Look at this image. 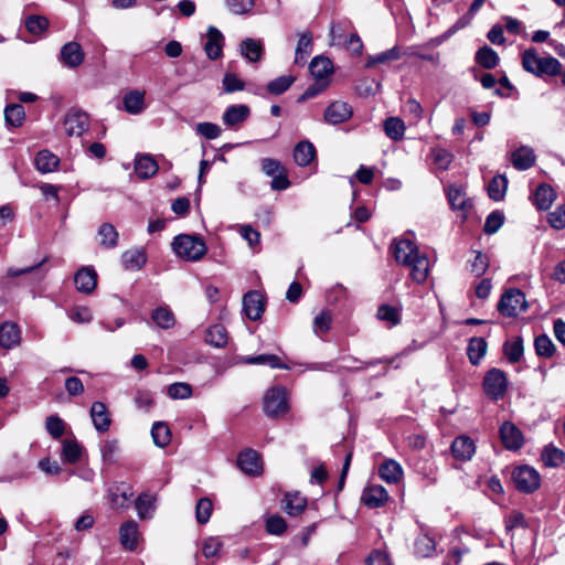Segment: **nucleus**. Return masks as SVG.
Segmentation results:
<instances>
[{"label": "nucleus", "instance_id": "b1692460", "mask_svg": "<svg viewBox=\"0 0 565 565\" xmlns=\"http://www.w3.org/2000/svg\"><path fill=\"white\" fill-rule=\"evenodd\" d=\"M120 543L127 550H135L138 545L139 531L136 521L125 522L119 530Z\"/></svg>", "mask_w": 565, "mask_h": 565}, {"label": "nucleus", "instance_id": "c756f323", "mask_svg": "<svg viewBox=\"0 0 565 565\" xmlns=\"http://www.w3.org/2000/svg\"><path fill=\"white\" fill-rule=\"evenodd\" d=\"M121 260L126 269L139 270L147 262L146 253L142 248H134L122 253Z\"/></svg>", "mask_w": 565, "mask_h": 565}, {"label": "nucleus", "instance_id": "052dcab7", "mask_svg": "<svg viewBox=\"0 0 565 565\" xmlns=\"http://www.w3.org/2000/svg\"><path fill=\"white\" fill-rule=\"evenodd\" d=\"M45 427L54 439L61 438L65 431V423L56 415H51L46 418Z\"/></svg>", "mask_w": 565, "mask_h": 565}, {"label": "nucleus", "instance_id": "6e6d98bb", "mask_svg": "<svg viewBox=\"0 0 565 565\" xmlns=\"http://www.w3.org/2000/svg\"><path fill=\"white\" fill-rule=\"evenodd\" d=\"M376 317L381 321L388 322L391 326H396L401 321L399 310L390 305H381L377 309Z\"/></svg>", "mask_w": 565, "mask_h": 565}, {"label": "nucleus", "instance_id": "1a4fd4ad", "mask_svg": "<svg viewBox=\"0 0 565 565\" xmlns=\"http://www.w3.org/2000/svg\"><path fill=\"white\" fill-rule=\"evenodd\" d=\"M89 125L86 113L71 109L64 118V128L68 136H82Z\"/></svg>", "mask_w": 565, "mask_h": 565}, {"label": "nucleus", "instance_id": "9d476101", "mask_svg": "<svg viewBox=\"0 0 565 565\" xmlns=\"http://www.w3.org/2000/svg\"><path fill=\"white\" fill-rule=\"evenodd\" d=\"M243 310L248 319L254 321L260 319L265 311L263 295L256 290L245 294L243 297Z\"/></svg>", "mask_w": 565, "mask_h": 565}, {"label": "nucleus", "instance_id": "13d9d810", "mask_svg": "<svg viewBox=\"0 0 565 565\" xmlns=\"http://www.w3.org/2000/svg\"><path fill=\"white\" fill-rule=\"evenodd\" d=\"M212 511V501L209 498H201L195 507L196 521L200 524H205L210 520Z\"/></svg>", "mask_w": 565, "mask_h": 565}, {"label": "nucleus", "instance_id": "864d4df0", "mask_svg": "<svg viewBox=\"0 0 565 565\" xmlns=\"http://www.w3.org/2000/svg\"><path fill=\"white\" fill-rule=\"evenodd\" d=\"M535 352L539 356L551 358L555 353V345L546 334H540L534 339Z\"/></svg>", "mask_w": 565, "mask_h": 565}, {"label": "nucleus", "instance_id": "7ed1b4c3", "mask_svg": "<svg viewBox=\"0 0 565 565\" xmlns=\"http://www.w3.org/2000/svg\"><path fill=\"white\" fill-rule=\"evenodd\" d=\"M171 246L175 255L186 262H198L207 252L205 242L201 237L189 234L175 236Z\"/></svg>", "mask_w": 565, "mask_h": 565}, {"label": "nucleus", "instance_id": "20e7f679", "mask_svg": "<svg viewBox=\"0 0 565 565\" xmlns=\"http://www.w3.org/2000/svg\"><path fill=\"white\" fill-rule=\"evenodd\" d=\"M526 309L525 294L516 288L505 291L498 303V311L504 317H516Z\"/></svg>", "mask_w": 565, "mask_h": 565}, {"label": "nucleus", "instance_id": "39448f33", "mask_svg": "<svg viewBox=\"0 0 565 565\" xmlns=\"http://www.w3.org/2000/svg\"><path fill=\"white\" fill-rule=\"evenodd\" d=\"M482 386L489 398L493 401L502 398L508 388V379L505 373L497 367L489 370L483 377Z\"/></svg>", "mask_w": 565, "mask_h": 565}, {"label": "nucleus", "instance_id": "0eeeda50", "mask_svg": "<svg viewBox=\"0 0 565 565\" xmlns=\"http://www.w3.org/2000/svg\"><path fill=\"white\" fill-rule=\"evenodd\" d=\"M264 411L270 417L284 415L288 411L285 388L274 387L267 391L264 397Z\"/></svg>", "mask_w": 565, "mask_h": 565}, {"label": "nucleus", "instance_id": "4c0bfd02", "mask_svg": "<svg viewBox=\"0 0 565 565\" xmlns=\"http://www.w3.org/2000/svg\"><path fill=\"white\" fill-rule=\"evenodd\" d=\"M140 519H149L156 509V497L149 493H141L135 503Z\"/></svg>", "mask_w": 565, "mask_h": 565}, {"label": "nucleus", "instance_id": "a18cd8bd", "mask_svg": "<svg viewBox=\"0 0 565 565\" xmlns=\"http://www.w3.org/2000/svg\"><path fill=\"white\" fill-rule=\"evenodd\" d=\"M4 119L7 125L12 127H20L24 122L25 111L24 107L20 104L8 105L4 109Z\"/></svg>", "mask_w": 565, "mask_h": 565}, {"label": "nucleus", "instance_id": "5fc2aeb1", "mask_svg": "<svg viewBox=\"0 0 565 565\" xmlns=\"http://www.w3.org/2000/svg\"><path fill=\"white\" fill-rule=\"evenodd\" d=\"M415 553L420 557H428L435 551V541L428 534H420L415 541Z\"/></svg>", "mask_w": 565, "mask_h": 565}, {"label": "nucleus", "instance_id": "412c9836", "mask_svg": "<svg viewBox=\"0 0 565 565\" xmlns=\"http://www.w3.org/2000/svg\"><path fill=\"white\" fill-rule=\"evenodd\" d=\"M388 500L386 489L379 484H373L364 489L362 501L369 508L382 507Z\"/></svg>", "mask_w": 565, "mask_h": 565}, {"label": "nucleus", "instance_id": "79ce46f5", "mask_svg": "<svg viewBox=\"0 0 565 565\" xmlns=\"http://www.w3.org/2000/svg\"><path fill=\"white\" fill-rule=\"evenodd\" d=\"M99 244L104 248H114L118 244V232L110 223H104L98 230Z\"/></svg>", "mask_w": 565, "mask_h": 565}, {"label": "nucleus", "instance_id": "2f4dec72", "mask_svg": "<svg viewBox=\"0 0 565 565\" xmlns=\"http://www.w3.org/2000/svg\"><path fill=\"white\" fill-rule=\"evenodd\" d=\"M309 70L315 78L324 81L332 73V62L328 57L316 56L311 61Z\"/></svg>", "mask_w": 565, "mask_h": 565}, {"label": "nucleus", "instance_id": "72a5a7b5", "mask_svg": "<svg viewBox=\"0 0 565 565\" xmlns=\"http://www.w3.org/2000/svg\"><path fill=\"white\" fill-rule=\"evenodd\" d=\"M227 341V331L222 324H213L205 332V342L212 347L224 348Z\"/></svg>", "mask_w": 565, "mask_h": 565}, {"label": "nucleus", "instance_id": "a878e982", "mask_svg": "<svg viewBox=\"0 0 565 565\" xmlns=\"http://www.w3.org/2000/svg\"><path fill=\"white\" fill-rule=\"evenodd\" d=\"M512 164L518 170H527L535 162V154L532 148L522 146L511 156Z\"/></svg>", "mask_w": 565, "mask_h": 565}, {"label": "nucleus", "instance_id": "09e8293b", "mask_svg": "<svg viewBox=\"0 0 565 565\" xmlns=\"http://www.w3.org/2000/svg\"><path fill=\"white\" fill-rule=\"evenodd\" d=\"M503 353L509 362H519L523 355L522 338L518 337L513 341H505L503 344Z\"/></svg>", "mask_w": 565, "mask_h": 565}, {"label": "nucleus", "instance_id": "e433bc0d", "mask_svg": "<svg viewBox=\"0 0 565 565\" xmlns=\"http://www.w3.org/2000/svg\"><path fill=\"white\" fill-rule=\"evenodd\" d=\"M487 342L483 338L470 339L467 348V354L472 365L479 364L487 352Z\"/></svg>", "mask_w": 565, "mask_h": 565}, {"label": "nucleus", "instance_id": "774afa93", "mask_svg": "<svg viewBox=\"0 0 565 565\" xmlns=\"http://www.w3.org/2000/svg\"><path fill=\"white\" fill-rule=\"evenodd\" d=\"M168 394L171 398H189L192 395V388L190 384L177 382L168 387Z\"/></svg>", "mask_w": 565, "mask_h": 565}, {"label": "nucleus", "instance_id": "aec40b11", "mask_svg": "<svg viewBox=\"0 0 565 565\" xmlns=\"http://www.w3.org/2000/svg\"><path fill=\"white\" fill-rule=\"evenodd\" d=\"M307 507V499L300 492H288L282 500V510L290 516L300 515Z\"/></svg>", "mask_w": 565, "mask_h": 565}, {"label": "nucleus", "instance_id": "58836bf2", "mask_svg": "<svg viewBox=\"0 0 565 565\" xmlns=\"http://www.w3.org/2000/svg\"><path fill=\"white\" fill-rule=\"evenodd\" d=\"M84 448L81 444L73 439H65L63 441L62 458L67 463H75L79 461Z\"/></svg>", "mask_w": 565, "mask_h": 565}, {"label": "nucleus", "instance_id": "680f3d73", "mask_svg": "<svg viewBox=\"0 0 565 565\" xmlns=\"http://www.w3.org/2000/svg\"><path fill=\"white\" fill-rule=\"evenodd\" d=\"M26 30L32 34H40L49 26V20L42 15H30L25 20Z\"/></svg>", "mask_w": 565, "mask_h": 565}, {"label": "nucleus", "instance_id": "bb28decb", "mask_svg": "<svg viewBox=\"0 0 565 565\" xmlns=\"http://www.w3.org/2000/svg\"><path fill=\"white\" fill-rule=\"evenodd\" d=\"M157 161L149 154H141L136 158L135 172L140 179H149L158 171Z\"/></svg>", "mask_w": 565, "mask_h": 565}, {"label": "nucleus", "instance_id": "ddd939ff", "mask_svg": "<svg viewBox=\"0 0 565 565\" xmlns=\"http://www.w3.org/2000/svg\"><path fill=\"white\" fill-rule=\"evenodd\" d=\"M237 466L249 476H258L263 470L259 455L253 449L244 450L238 455Z\"/></svg>", "mask_w": 565, "mask_h": 565}, {"label": "nucleus", "instance_id": "49530a36", "mask_svg": "<svg viewBox=\"0 0 565 565\" xmlns=\"http://www.w3.org/2000/svg\"><path fill=\"white\" fill-rule=\"evenodd\" d=\"M476 62L487 70H492L498 65L499 56L494 50L486 45L477 51Z\"/></svg>", "mask_w": 565, "mask_h": 565}, {"label": "nucleus", "instance_id": "603ef678", "mask_svg": "<svg viewBox=\"0 0 565 565\" xmlns=\"http://www.w3.org/2000/svg\"><path fill=\"white\" fill-rule=\"evenodd\" d=\"M508 180L504 175L494 177L488 185V194L493 201H501L507 191Z\"/></svg>", "mask_w": 565, "mask_h": 565}, {"label": "nucleus", "instance_id": "bf43d9fd", "mask_svg": "<svg viewBox=\"0 0 565 565\" xmlns=\"http://www.w3.org/2000/svg\"><path fill=\"white\" fill-rule=\"evenodd\" d=\"M503 213L500 211H493L486 218L483 232L488 235H492L500 230V227L503 225Z\"/></svg>", "mask_w": 565, "mask_h": 565}, {"label": "nucleus", "instance_id": "423d86ee", "mask_svg": "<svg viewBox=\"0 0 565 565\" xmlns=\"http://www.w3.org/2000/svg\"><path fill=\"white\" fill-rule=\"evenodd\" d=\"M512 479L515 488L524 493L534 492L541 483L540 473L530 466L516 467L513 470Z\"/></svg>", "mask_w": 565, "mask_h": 565}, {"label": "nucleus", "instance_id": "473e14b6", "mask_svg": "<svg viewBox=\"0 0 565 565\" xmlns=\"http://www.w3.org/2000/svg\"><path fill=\"white\" fill-rule=\"evenodd\" d=\"M151 319L160 329H171L175 324V317L173 312L167 306H159L153 309Z\"/></svg>", "mask_w": 565, "mask_h": 565}, {"label": "nucleus", "instance_id": "dca6fc26", "mask_svg": "<svg viewBox=\"0 0 565 565\" xmlns=\"http://www.w3.org/2000/svg\"><path fill=\"white\" fill-rule=\"evenodd\" d=\"M21 342V331L17 323L6 321L0 324V347L13 349Z\"/></svg>", "mask_w": 565, "mask_h": 565}, {"label": "nucleus", "instance_id": "c03bdc74", "mask_svg": "<svg viewBox=\"0 0 565 565\" xmlns=\"http://www.w3.org/2000/svg\"><path fill=\"white\" fill-rule=\"evenodd\" d=\"M384 131L392 140H402L405 134L404 121L398 117H388L384 121Z\"/></svg>", "mask_w": 565, "mask_h": 565}, {"label": "nucleus", "instance_id": "f03ea898", "mask_svg": "<svg viewBox=\"0 0 565 565\" xmlns=\"http://www.w3.org/2000/svg\"><path fill=\"white\" fill-rule=\"evenodd\" d=\"M523 68L537 76H556L562 73L561 62L553 56H539L534 47L526 49L522 54Z\"/></svg>", "mask_w": 565, "mask_h": 565}, {"label": "nucleus", "instance_id": "393cba45", "mask_svg": "<svg viewBox=\"0 0 565 565\" xmlns=\"http://www.w3.org/2000/svg\"><path fill=\"white\" fill-rule=\"evenodd\" d=\"M124 108L131 115H139L146 109L145 92L130 90L122 98Z\"/></svg>", "mask_w": 565, "mask_h": 565}, {"label": "nucleus", "instance_id": "de8ad7c7", "mask_svg": "<svg viewBox=\"0 0 565 565\" xmlns=\"http://www.w3.org/2000/svg\"><path fill=\"white\" fill-rule=\"evenodd\" d=\"M151 436L153 438V443L161 448L169 445L171 440V431L168 425L162 422H157L153 424L151 428Z\"/></svg>", "mask_w": 565, "mask_h": 565}, {"label": "nucleus", "instance_id": "f257e3e1", "mask_svg": "<svg viewBox=\"0 0 565 565\" xmlns=\"http://www.w3.org/2000/svg\"><path fill=\"white\" fill-rule=\"evenodd\" d=\"M393 254L397 263L409 267L414 281L422 284L427 279L429 260L411 239L396 241Z\"/></svg>", "mask_w": 565, "mask_h": 565}, {"label": "nucleus", "instance_id": "338daca9", "mask_svg": "<svg viewBox=\"0 0 565 565\" xmlns=\"http://www.w3.org/2000/svg\"><path fill=\"white\" fill-rule=\"evenodd\" d=\"M222 83L224 92L228 94L239 92L245 88L244 82L233 73L225 74Z\"/></svg>", "mask_w": 565, "mask_h": 565}, {"label": "nucleus", "instance_id": "c9c22d12", "mask_svg": "<svg viewBox=\"0 0 565 565\" xmlns=\"http://www.w3.org/2000/svg\"><path fill=\"white\" fill-rule=\"evenodd\" d=\"M402 57V51L398 46H394L384 52L377 53L375 55H370L366 60L365 67L370 68L379 64H386L394 61H397Z\"/></svg>", "mask_w": 565, "mask_h": 565}, {"label": "nucleus", "instance_id": "a211bd4d", "mask_svg": "<svg viewBox=\"0 0 565 565\" xmlns=\"http://www.w3.org/2000/svg\"><path fill=\"white\" fill-rule=\"evenodd\" d=\"M108 497L114 508L125 509L129 507L134 492L126 483H118L109 488Z\"/></svg>", "mask_w": 565, "mask_h": 565}, {"label": "nucleus", "instance_id": "6ab92c4d", "mask_svg": "<svg viewBox=\"0 0 565 565\" xmlns=\"http://www.w3.org/2000/svg\"><path fill=\"white\" fill-rule=\"evenodd\" d=\"M90 417L94 427L99 433H105L109 429L111 419L106 405L103 402H94L90 406Z\"/></svg>", "mask_w": 565, "mask_h": 565}, {"label": "nucleus", "instance_id": "f8f14e48", "mask_svg": "<svg viewBox=\"0 0 565 565\" xmlns=\"http://www.w3.org/2000/svg\"><path fill=\"white\" fill-rule=\"evenodd\" d=\"M74 282L79 292L90 294L97 286V273L93 267H82L75 273Z\"/></svg>", "mask_w": 565, "mask_h": 565}, {"label": "nucleus", "instance_id": "0e129e2a", "mask_svg": "<svg viewBox=\"0 0 565 565\" xmlns=\"http://www.w3.org/2000/svg\"><path fill=\"white\" fill-rule=\"evenodd\" d=\"M287 529L285 519L278 514L270 515L266 520V531L273 535H281Z\"/></svg>", "mask_w": 565, "mask_h": 565}, {"label": "nucleus", "instance_id": "5701e85b", "mask_svg": "<svg viewBox=\"0 0 565 565\" xmlns=\"http://www.w3.org/2000/svg\"><path fill=\"white\" fill-rule=\"evenodd\" d=\"M448 201L454 210H459L466 213L471 206L472 203L470 199L467 198L466 192L463 191L461 185L451 184L447 191Z\"/></svg>", "mask_w": 565, "mask_h": 565}, {"label": "nucleus", "instance_id": "f704fd0d", "mask_svg": "<svg viewBox=\"0 0 565 565\" xmlns=\"http://www.w3.org/2000/svg\"><path fill=\"white\" fill-rule=\"evenodd\" d=\"M556 198V193L552 186L541 184L537 186L534 194V204L539 210H548Z\"/></svg>", "mask_w": 565, "mask_h": 565}, {"label": "nucleus", "instance_id": "8fccbe9b", "mask_svg": "<svg viewBox=\"0 0 565 565\" xmlns=\"http://www.w3.org/2000/svg\"><path fill=\"white\" fill-rule=\"evenodd\" d=\"M100 455L104 462L116 463L119 456V445L116 439H107L100 444Z\"/></svg>", "mask_w": 565, "mask_h": 565}, {"label": "nucleus", "instance_id": "e2e57ef3", "mask_svg": "<svg viewBox=\"0 0 565 565\" xmlns=\"http://www.w3.org/2000/svg\"><path fill=\"white\" fill-rule=\"evenodd\" d=\"M332 317L329 311H321L313 320V331L316 334L321 335L330 330Z\"/></svg>", "mask_w": 565, "mask_h": 565}, {"label": "nucleus", "instance_id": "4d7b16f0", "mask_svg": "<svg viewBox=\"0 0 565 565\" xmlns=\"http://www.w3.org/2000/svg\"><path fill=\"white\" fill-rule=\"evenodd\" d=\"M565 454L553 446L545 447L542 452V460L545 466L557 467L564 462Z\"/></svg>", "mask_w": 565, "mask_h": 565}, {"label": "nucleus", "instance_id": "69168bd1", "mask_svg": "<svg viewBox=\"0 0 565 565\" xmlns=\"http://www.w3.org/2000/svg\"><path fill=\"white\" fill-rule=\"evenodd\" d=\"M195 131L206 139L213 140L221 136L222 129L216 124L205 121L199 122L195 127Z\"/></svg>", "mask_w": 565, "mask_h": 565}, {"label": "nucleus", "instance_id": "ea45409f", "mask_svg": "<svg viewBox=\"0 0 565 565\" xmlns=\"http://www.w3.org/2000/svg\"><path fill=\"white\" fill-rule=\"evenodd\" d=\"M241 53L249 62H258L262 58L263 46L260 41L245 39L241 43Z\"/></svg>", "mask_w": 565, "mask_h": 565}, {"label": "nucleus", "instance_id": "cd10ccee", "mask_svg": "<svg viewBox=\"0 0 565 565\" xmlns=\"http://www.w3.org/2000/svg\"><path fill=\"white\" fill-rule=\"evenodd\" d=\"M379 475L387 483H397L402 479L403 469L397 461L387 459L380 466Z\"/></svg>", "mask_w": 565, "mask_h": 565}, {"label": "nucleus", "instance_id": "f3484780", "mask_svg": "<svg viewBox=\"0 0 565 565\" xmlns=\"http://www.w3.org/2000/svg\"><path fill=\"white\" fill-rule=\"evenodd\" d=\"M452 456L460 461H468L476 452L473 440L468 436H459L451 444Z\"/></svg>", "mask_w": 565, "mask_h": 565}, {"label": "nucleus", "instance_id": "6e6552de", "mask_svg": "<svg viewBox=\"0 0 565 565\" xmlns=\"http://www.w3.org/2000/svg\"><path fill=\"white\" fill-rule=\"evenodd\" d=\"M250 108L246 104H234L228 106L222 115L223 125L232 130H238L250 117Z\"/></svg>", "mask_w": 565, "mask_h": 565}, {"label": "nucleus", "instance_id": "7c9ffc66", "mask_svg": "<svg viewBox=\"0 0 565 565\" xmlns=\"http://www.w3.org/2000/svg\"><path fill=\"white\" fill-rule=\"evenodd\" d=\"M60 159L49 150H41L35 157V167L41 173H50L57 169Z\"/></svg>", "mask_w": 565, "mask_h": 565}, {"label": "nucleus", "instance_id": "3c124183", "mask_svg": "<svg viewBox=\"0 0 565 565\" xmlns=\"http://www.w3.org/2000/svg\"><path fill=\"white\" fill-rule=\"evenodd\" d=\"M296 77L292 75H282L267 84V92L271 95H281L290 88L295 83Z\"/></svg>", "mask_w": 565, "mask_h": 565}, {"label": "nucleus", "instance_id": "9b49d317", "mask_svg": "<svg viewBox=\"0 0 565 565\" xmlns=\"http://www.w3.org/2000/svg\"><path fill=\"white\" fill-rule=\"evenodd\" d=\"M500 438L503 446L509 450H519L523 446L521 430L511 422H504L500 426Z\"/></svg>", "mask_w": 565, "mask_h": 565}, {"label": "nucleus", "instance_id": "4468645a", "mask_svg": "<svg viewBox=\"0 0 565 565\" xmlns=\"http://www.w3.org/2000/svg\"><path fill=\"white\" fill-rule=\"evenodd\" d=\"M60 57L65 66L74 68L84 62L85 53L79 43L68 42L62 46Z\"/></svg>", "mask_w": 565, "mask_h": 565}, {"label": "nucleus", "instance_id": "37998d69", "mask_svg": "<svg viewBox=\"0 0 565 565\" xmlns=\"http://www.w3.org/2000/svg\"><path fill=\"white\" fill-rule=\"evenodd\" d=\"M312 45L313 43L311 33L306 32L301 34L295 52L296 64L305 63L306 58L311 54Z\"/></svg>", "mask_w": 565, "mask_h": 565}, {"label": "nucleus", "instance_id": "a19ab883", "mask_svg": "<svg viewBox=\"0 0 565 565\" xmlns=\"http://www.w3.org/2000/svg\"><path fill=\"white\" fill-rule=\"evenodd\" d=\"M246 364H267L271 369L289 370V366L282 363L276 354H259L244 358Z\"/></svg>", "mask_w": 565, "mask_h": 565}, {"label": "nucleus", "instance_id": "2eb2a0df", "mask_svg": "<svg viewBox=\"0 0 565 565\" xmlns=\"http://www.w3.org/2000/svg\"><path fill=\"white\" fill-rule=\"evenodd\" d=\"M353 114L352 107L344 102H333L324 111V120L329 124L337 125L348 120Z\"/></svg>", "mask_w": 565, "mask_h": 565}, {"label": "nucleus", "instance_id": "c85d7f7f", "mask_svg": "<svg viewBox=\"0 0 565 565\" xmlns=\"http://www.w3.org/2000/svg\"><path fill=\"white\" fill-rule=\"evenodd\" d=\"M316 157V148L310 141H300L294 149V158L298 166L307 167Z\"/></svg>", "mask_w": 565, "mask_h": 565}, {"label": "nucleus", "instance_id": "4be33fe9", "mask_svg": "<svg viewBox=\"0 0 565 565\" xmlns=\"http://www.w3.org/2000/svg\"><path fill=\"white\" fill-rule=\"evenodd\" d=\"M206 36L207 40L204 44V51L209 58L216 60L222 54L224 42L223 34L215 26H209Z\"/></svg>", "mask_w": 565, "mask_h": 565}]
</instances>
